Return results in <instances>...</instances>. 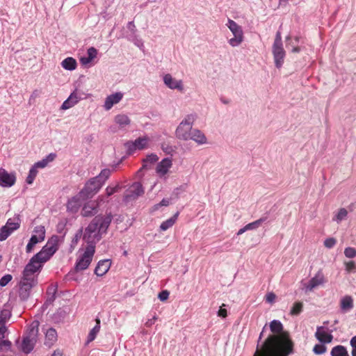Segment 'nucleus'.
<instances>
[{
    "label": "nucleus",
    "instance_id": "26",
    "mask_svg": "<svg viewBox=\"0 0 356 356\" xmlns=\"http://www.w3.org/2000/svg\"><path fill=\"white\" fill-rule=\"evenodd\" d=\"M42 267V265L38 262V261H36V259L33 257L26 264L24 269H26L27 272L35 274L36 272L40 270Z\"/></svg>",
    "mask_w": 356,
    "mask_h": 356
},
{
    "label": "nucleus",
    "instance_id": "6",
    "mask_svg": "<svg viewBox=\"0 0 356 356\" xmlns=\"http://www.w3.org/2000/svg\"><path fill=\"white\" fill-rule=\"evenodd\" d=\"M38 326V321H33L30 325L29 332L24 337L22 343V350L24 353H29L33 349L37 342Z\"/></svg>",
    "mask_w": 356,
    "mask_h": 356
},
{
    "label": "nucleus",
    "instance_id": "25",
    "mask_svg": "<svg viewBox=\"0 0 356 356\" xmlns=\"http://www.w3.org/2000/svg\"><path fill=\"white\" fill-rule=\"evenodd\" d=\"M190 140H193L200 145L207 143V138L205 135L198 129H193Z\"/></svg>",
    "mask_w": 356,
    "mask_h": 356
},
{
    "label": "nucleus",
    "instance_id": "5",
    "mask_svg": "<svg viewBox=\"0 0 356 356\" xmlns=\"http://www.w3.org/2000/svg\"><path fill=\"white\" fill-rule=\"evenodd\" d=\"M195 120L194 115H188L179 123L175 131L176 137L182 140H190L191 132L193 130V124Z\"/></svg>",
    "mask_w": 356,
    "mask_h": 356
},
{
    "label": "nucleus",
    "instance_id": "31",
    "mask_svg": "<svg viewBox=\"0 0 356 356\" xmlns=\"http://www.w3.org/2000/svg\"><path fill=\"white\" fill-rule=\"evenodd\" d=\"M5 226L10 232H13L19 227V219L18 218H9Z\"/></svg>",
    "mask_w": 356,
    "mask_h": 356
},
{
    "label": "nucleus",
    "instance_id": "28",
    "mask_svg": "<svg viewBox=\"0 0 356 356\" xmlns=\"http://www.w3.org/2000/svg\"><path fill=\"white\" fill-rule=\"evenodd\" d=\"M62 67L67 70H74L77 66L76 61L72 57H67L61 63Z\"/></svg>",
    "mask_w": 356,
    "mask_h": 356
},
{
    "label": "nucleus",
    "instance_id": "34",
    "mask_svg": "<svg viewBox=\"0 0 356 356\" xmlns=\"http://www.w3.org/2000/svg\"><path fill=\"white\" fill-rule=\"evenodd\" d=\"M43 241V239H39L37 236L32 235L26 248V252L30 253L37 243Z\"/></svg>",
    "mask_w": 356,
    "mask_h": 356
},
{
    "label": "nucleus",
    "instance_id": "35",
    "mask_svg": "<svg viewBox=\"0 0 356 356\" xmlns=\"http://www.w3.org/2000/svg\"><path fill=\"white\" fill-rule=\"evenodd\" d=\"M303 309V303L302 302H296L291 309L290 314L292 316L299 315Z\"/></svg>",
    "mask_w": 356,
    "mask_h": 356
},
{
    "label": "nucleus",
    "instance_id": "61",
    "mask_svg": "<svg viewBox=\"0 0 356 356\" xmlns=\"http://www.w3.org/2000/svg\"><path fill=\"white\" fill-rule=\"evenodd\" d=\"M56 158V154H49L46 158V161H47V163H49V162H51L53 161Z\"/></svg>",
    "mask_w": 356,
    "mask_h": 356
},
{
    "label": "nucleus",
    "instance_id": "60",
    "mask_svg": "<svg viewBox=\"0 0 356 356\" xmlns=\"http://www.w3.org/2000/svg\"><path fill=\"white\" fill-rule=\"evenodd\" d=\"M81 63L83 65H86L92 61V59H90L88 56L87 57H83L81 58Z\"/></svg>",
    "mask_w": 356,
    "mask_h": 356
},
{
    "label": "nucleus",
    "instance_id": "37",
    "mask_svg": "<svg viewBox=\"0 0 356 356\" xmlns=\"http://www.w3.org/2000/svg\"><path fill=\"white\" fill-rule=\"evenodd\" d=\"M33 232L35 234L33 236H37L39 239L44 240L45 238V229L44 227L42 225L36 226L34 228Z\"/></svg>",
    "mask_w": 356,
    "mask_h": 356
},
{
    "label": "nucleus",
    "instance_id": "21",
    "mask_svg": "<svg viewBox=\"0 0 356 356\" xmlns=\"http://www.w3.org/2000/svg\"><path fill=\"white\" fill-rule=\"evenodd\" d=\"M122 97L123 95L121 92H115L108 96L104 103L105 109L110 110L114 104H118L122 99Z\"/></svg>",
    "mask_w": 356,
    "mask_h": 356
},
{
    "label": "nucleus",
    "instance_id": "52",
    "mask_svg": "<svg viewBox=\"0 0 356 356\" xmlns=\"http://www.w3.org/2000/svg\"><path fill=\"white\" fill-rule=\"evenodd\" d=\"M169 292L167 290L162 291L159 293L158 298L161 301H165L169 297Z\"/></svg>",
    "mask_w": 356,
    "mask_h": 356
},
{
    "label": "nucleus",
    "instance_id": "23",
    "mask_svg": "<svg viewBox=\"0 0 356 356\" xmlns=\"http://www.w3.org/2000/svg\"><path fill=\"white\" fill-rule=\"evenodd\" d=\"M339 305L341 309L347 312L353 308V298L350 296H345L341 299Z\"/></svg>",
    "mask_w": 356,
    "mask_h": 356
},
{
    "label": "nucleus",
    "instance_id": "57",
    "mask_svg": "<svg viewBox=\"0 0 356 356\" xmlns=\"http://www.w3.org/2000/svg\"><path fill=\"white\" fill-rule=\"evenodd\" d=\"M273 45H282L281 33L277 31L275 35Z\"/></svg>",
    "mask_w": 356,
    "mask_h": 356
},
{
    "label": "nucleus",
    "instance_id": "20",
    "mask_svg": "<svg viewBox=\"0 0 356 356\" xmlns=\"http://www.w3.org/2000/svg\"><path fill=\"white\" fill-rule=\"evenodd\" d=\"M315 336L321 343H330L333 339V336L327 333L323 327H318L317 328Z\"/></svg>",
    "mask_w": 356,
    "mask_h": 356
},
{
    "label": "nucleus",
    "instance_id": "44",
    "mask_svg": "<svg viewBox=\"0 0 356 356\" xmlns=\"http://www.w3.org/2000/svg\"><path fill=\"white\" fill-rule=\"evenodd\" d=\"M348 215V211L346 209L341 208L339 209L338 213L337 214L334 220H337L338 222L343 220Z\"/></svg>",
    "mask_w": 356,
    "mask_h": 356
},
{
    "label": "nucleus",
    "instance_id": "49",
    "mask_svg": "<svg viewBox=\"0 0 356 356\" xmlns=\"http://www.w3.org/2000/svg\"><path fill=\"white\" fill-rule=\"evenodd\" d=\"M12 278L13 277L11 275H5L0 279V286H5L11 281Z\"/></svg>",
    "mask_w": 356,
    "mask_h": 356
},
{
    "label": "nucleus",
    "instance_id": "30",
    "mask_svg": "<svg viewBox=\"0 0 356 356\" xmlns=\"http://www.w3.org/2000/svg\"><path fill=\"white\" fill-rule=\"evenodd\" d=\"M115 122L121 127H124L127 125H129L131 122V120L127 115L120 114L115 116Z\"/></svg>",
    "mask_w": 356,
    "mask_h": 356
},
{
    "label": "nucleus",
    "instance_id": "4",
    "mask_svg": "<svg viewBox=\"0 0 356 356\" xmlns=\"http://www.w3.org/2000/svg\"><path fill=\"white\" fill-rule=\"evenodd\" d=\"M95 252V245L88 244L83 252L77 257L74 266L75 271L79 272L87 269L92 261Z\"/></svg>",
    "mask_w": 356,
    "mask_h": 356
},
{
    "label": "nucleus",
    "instance_id": "50",
    "mask_svg": "<svg viewBox=\"0 0 356 356\" xmlns=\"http://www.w3.org/2000/svg\"><path fill=\"white\" fill-rule=\"evenodd\" d=\"M11 347V342L9 340H6L5 339H2L0 340V348L1 349H4L8 350Z\"/></svg>",
    "mask_w": 356,
    "mask_h": 356
},
{
    "label": "nucleus",
    "instance_id": "14",
    "mask_svg": "<svg viewBox=\"0 0 356 356\" xmlns=\"http://www.w3.org/2000/svg\"><path fill=\"white\" fill-rule=\"evenodd\" d=\"M37 284V282L20 281L19 296L22 299L26 300L29 298L33 286Z\"/></svg>",
    "mask_w": 356,
    "mask_h": 356
},
{
    "label": "nucleus",
    "instance_id": "15",
    "mask_svg": "<svg viewBox=\"0 0 356 356\" xmlns=\"http://www.w3.org/2000/svg\"><path fill=\"white\" fill-rule=\"evenodd\" d=\"M82 99L81 95L77 90L74 91L70 97L63 103L61 108L63 110L69 109L76 104Z\"/></svg>",
    "mask_w": 356,
    "mask_h": 356
},
{
    "label": "nucleus",
    "instance_id": "3",
    "mask_svg": "<svg viewBox=\"0 0 356 356\" xmlns=\"http://www.w3.org/2000/svg\"><path fill=\"white\" fill-rule=\"evenodd\" d=\"M60 237L56 235L52 236L42 250L33 256V257L41 264L47 262L58 250Z\"/></svg>",
    "mask_w": 356,
    "mask_h": 356
},
{
    "label": "nucleus",
    "instance_id": "9",
    "mask_svg": "<svg viewBox=\"0 0 356 356\" xmlns=\"http://www.w3.org/2000/svg\"><path fill=\"white\" fill-rule=\"evenodd\" d=\"M104 201V196L98 197L97 201H90L84 204L81 214L84 217H90L94 216L97 212V207L101 202Z\"/></svg>",
    "mask_w": 356,
    "mask_h": 356
},
{
    "label": "nucleus",
    "instance_id": "18",
    "mask_svg": "<svg viewBox=\"0 0 356 356\" xmlns=\"http://www.w3.org/2000/svg\"><path fill=\"white\" fill-rule=\"evenodd\" d=\"M111 266V261L110 259L101 260L98 262L95 269V273L97 276H103L108 271Z\"/></svg>",
    "mask_w": 356,
    "mask_h": 356
},
{
    "label": "nucleus",
    "instance_id": "2",
    "mask_svg": "<svg viewBox=\"0 0 356 356\" xmlns=\"http://www.w3.org/2000/svg\"><path fill=\"white\" fill-rule=\"evenodd\" d=\"M102 181H98L95 177L90 179L78 195L73 197L67 203V208L76 211L80 206V199L86 200L95 195L102 187Z\"/></svg>",
    "mask_w": 356,
    "mask_h": 356
},
{
    "label": "nucleus",
    "instance_id": "1",
    "mask_svg": "<svg viewBox=\"0 0 356 356\" xmlns=\"http://www.w3.org/2000/svg\"><path fill=\"white\" fill-rule=\"evenodd\" d=\"M272 334L263 343L257 344L253 356H289L294 353V342L282 323L273 320L270 323Z\"/></svg>",
    "mask_w": 356,
    "mask_h": 356
},
{
    "label": "nucleus",
    "instance_id": "38",
    "mask_svg": "<svg viewBox=\"0 0 356 356\" xmlns=\"http://www.w3.org/2000/svg\"><path fill=\"white\" fill-rule=\"evenodd\" d=\"M266 220L265 218H261L252 222L248 223L245 225L247 230H252L257 229L261 223Z\"/></svg>",
    "mask_w": 356,
    "mask_h": 356
},
{
    "label": "nucleus",
    "instance_id": "19",
    "mask_svg": "<svg viewBox=\"0 0 356 356\" xmlns=\"http://www.w3.org/2000/svg\"><path fill=\"white\" fill-rule=\"evenodd\" d=\"M172 165V159L170 158H165L158 163L156 171L160 176H163L167 174Z\"/></svg>",
    "mask_w": 356,
    "mask_h": 356
},
{
    "label": "nucleus",
    "instance_id": "40",
    "mask_svg": "<svg viewBox=\"0 0 356 356\" xmlns=\"http://www.w3.org/2000/svg\"><path fill=\"white\" fill-rule=\"evenodd\" d=\"M38 175V170L37 169L33 166L31 170H29V175L26 177V181L28 184H32L35 178Z\"/></svg>",
    "mask_w": 356,
    "mask_h": 356
},
{
    "label": "nucleus",
    "instance_id": "29",
    "mask_svg": "<svg viewBox=\"0 0 356 356\" xmlns=\"http://www.w3.org/2000/svg\"><path fill=\"white\" fill-rule=\"evenodd\" d=\"M332 356H349L346 348L341 345L334 346L331 350Z\"/></svg>",
    "mask_w": 356,
    "mask_h": 356
},
{
    "label": "nucleus",
    "instance_id": "33",
    "mask_svg": "<svg viewBox=\"0 0 356 356\" xmlns=\"http://www.w3.org/2000/svg\"><path fill=\"white\" fill-rule=\"evenodd\" d=\"M159 160V157L156 154H150L143 159V168H147L148 164L152 165Z\"/></svg>",
    "mask_w": 356,
    "mask_h": 356
},
{
    "label": "nucleus",
    "instance_id": "47",
    "mask_svg": "<svg viewBox=\"0 0 356 356\" xmlns=\"http://www.w3.org/2000/svg\"><path fill=\"white\" fill-rule=\"evenodd\" d=\"M120 188L119 185H116L114 187L108 186L106 188V197H109V196L112 195L113 194H114L115 193L118 192L120 190Z\"/></svg>",
    "mask_w": 356,
    "mask_h": 356
},
{
    "label": "nucleus",
    "instance_id": "51",
    "mask_svg": "<svg viewBox=\"0 0 356 356\" xmlns=\"http://www.w3.org/2000/svg\"><path fill=\"white\" fill-rule=\"evenodd\" d=\"M88 56L92 59V60L97 56V51L95 48L94 47H90L88 49Z\"/></svg>",
    "mask_w": 356,
    "mask_h": 356
},
{
    "label": "nucleus",
    "instance_id": "63",
    "mask_svg": "<svg viewBox=\"0 0 356 356\" xmlns=\"http://www.w3.org/2000/svg\"><path fill=\"white\" fill-rule=\"evenodd\" d=\"M350 343L353 348V350H355L356 349V336L352 337V339H350Z\"/></svg>",
    "mask_w": 356,
    "mask_h": 356
},
{
    "label": "nucleus",
    "instance_id": "8",
    "mask_svg": "<svg viewBox=\"0 0 356 356\" xmlns=\"http://www.w3.org/2000/svg\"><path fill=\"white\" fill-rule=\"evenodd\" d=\"M227 27L234 35V38L229 39V43L232 47L239 45L243 40V33L241 27L234 20L229 19L227 24Z\"/></svg>",
    "mask_w": 356,
    "mask_h": 356
},
{
    "label": "nucleus",
    "instance_id": "46",
    "mask_svg": "<svg viewBox=\"0 0 356 356\" xmlns=\"http://www.w3.org/2000/svg\"><path fill=\"white\" fill-rule=\"evenodd\" d=\"M313 351L316 355H321L325 353L326 347L323 344H316L314 346Z\"/></svg>",
    "mask_w": 356,
    "mask_h": 356
},
{
    "label": "nucleus",
    "instance_id": "53",
    "mask_svg": "<svg viewBox=\"0 0 356 356\" xmlns=\"http://www.w3.org/2000/svg\"><path fill=\"white\" fill-rule=\"evenodd\" d=\"M48 165V163L47 161H46L45 159H43L42 160L35 163L34 164V167L38 169V168H45L47 165Z\"/></svg>",
    "mask_w": 356,
    "mask_h": 356
},
{
    "label": "nucleus",
    "instance_id": "62",
    "mask_svg": "<svg viewBox=\"0 0 356 356\" xmlns=\"http://www.w3.org/2000/svg\"><path fill=\"white\" fill-rule=\"evenodd\" d=\"M156 316H154L152 319H149L146 323H145V325L147 327H150L152 326L154 323H155V321H156Z\"/></svg>",
    "mask_w": 356,
    "mask_h": 356
},
{
    "label": "nucleus",
    "instance_id": "27",
    "mask_svg": "<svg viewBox=\"0 0 356 356\" xmlns=\"http://www.w3.org/2000/svg\"><path fill=\"white\" fill-rule=\"evenodd\" d=\"M95 321L96 325L90 330L88 335L87 344L92 342L96 338L97 334L100 330V319L97 318L95 319Z\"/></svg>",
    "mask_w": 356,
    "mask_h": 356
},
{
    "label": "nucleus",
    "instance_id": "24",
    "mask_svg": "<svg viewBox=\"0 0 356 356\" xmlns=\"http://www.w3.org/2000/svg\"><path fill=\"white\" fill-rule=\"evenodd\" d=\"M57 341V332L55 329L49 328L45 333L44 344L47 347H51Z\"/></svg>",
    "mask_w": 356,
    "mask_h": 356
},
{
    "label": "nucleus",
    "instance_id": "36",
    "mask_svg": "<svg viewBox=\"0 0 356 356\" xmlns=\"http://www.w3.org/2000/svg\"><path fill=\"white\" fill-rule=\"evenodd\" d=\"M111 175V171L108 169H104L101 171L99 175L96 176L95 178L99 181H102V185L104 184L105 181L108 179V178Z\"/></svg>",
    "mask_w": 356,
    "mask_h": 356
},
{
    "label": "nucleus",
    "instance_id": "13",
    "mask_svg": "<svg viewBox=\"0 0 356 356\" xmlns=\"http://www.w3.org/2000/svg\"><path fill=\"white\" fill-rule=\"evenodd\" d=\"M273 54L276 67L280 68L285 56V51L282 45H273Z\"/></svg>",
    "mask_w": 356,
    "mask_h": 356
},
{
    "label": "nucleus",
    "instance_id": "12",
    "mask_svg": "<svg viewBox=\"0 0 356 356\" xmlns=\"http://www.w3.org/2000/svg\"><path fill=\"white\" fill-rule=\"evenodd\" d=\"M16 181L15 173H9L3 168H0V186L11 187Z\"/></svg>",
    "mask_w": 356,
    "mask_h": 356
},
{
    "label": "nucleus",
    "instance_id": "56",
    "mask_svg": "<svg viewBox=\"0 0 356 356\" xmlns=\"http://www.w3.org/2000/svg\"><path fill=\"white\" fill-rule=\"evenodd\" d=\"M170 204V201L168 199H163L160 203L157 204H155L154 207V210H156L158 209L160 207H162V206H168Z\"/></svg>",
    "mask_w": 356,
    "mask_h": 356
},
{
    "label": "nucleus",
    "instance_id": "59",
    "mask_svg": "<svg viewBox=\"0 0 356 356\" xmlns=\"http://www.w3.org/2000/svg\"><path fill=\"white\" fill-rule=\"evenodd\" d=\"M7 328L5 325H0V340L6 338Z\"/></svg>",
    "mask_w": 356,
    "mask_h": 356
},
{
    "label": "nucleus",
    "instance_id": "42",
    "mask_svg": "<svg viewBox=\"0 0 356 356\" xmlns=\"http://www.w3.org/2000/svg\"><path fill=\"white\" fill-rule=\"evenodd\" d=\"M344 255L348 259H353L356 257V249L352 247L345 248Z\"/></svg>",
    "mask_w": 356,
    "mask_h": 356
},
{
    "label": "nucleus",
    "instance_id": "39",
    "mask_svg": "<svg viewBox=\"0 0 356 356\" xmlns=\"http://www.w3.org/2000/svg\"><path fill=\"white\" fill-rule=\"evenodd\" d=\"M11 316L10 311L8 309H3L0 313V325H5L6 322L10 318Z\"/></svg>",
    "mask_w": 356,
    "mask_h": 356
},
{
    "label": "nucleus",
    "instance_id": "32",
    "mask_svg": "<svg viewBox=\"0 0 356 356\" xmlns=\"http://www.w3.org/2000/svg\"><path fill=\"white\" fill-rule=\"evenodd\" d=\"M178 216V213H177L172 218L168 219L167 220L163 222L160 226V229L162 231H165L170 227H172L173 225L175 223L177 218Z\"/></svg>",
    "mask_w": 356,
    "mask_h": 356
},
{
    "label": "nucleus",
    "instance_id": "22",
    "mask_svg": "<svg viewBox=\"0 0 356 356\" xmlns=\"http://www.w3.org/2000/svg\"><path fill=\"white\" fill-rule=\"evenodd\" d=\"M94 218H98V226L100 229V232L102 234L106 232L108 227H109L111 221L112 216L111 215H107L106 216H97Z\"/></svg>",
    "mask_w": 356,
    "mask_h": 356
},
{
    "label": "nucleus",
    "instance_id": "48",
    "mask_svg": "<svg viewBox=\"0 0 356 356\" xmlns=\"http://www.w3.org/2000/svg\"><path fill=\"white\" fill-rule=\"evenodd\" d=\"M337 243V240L334 238H327L324 241V245L327 248H333Z\"/></svg>",
    "mask_w": 356,
    "mask_h": 356
},
{
    "label": "nucleus",
    "instance_id": "41",
    "mask_svg": "<svg viewBox=\"0 0 356 356\" xmlns=\"http://www.w3.org/2000/svg\"><path fill=\"white\" fill-rule=\"evenodd\" d=\"M23 276L22 278V281L26 282H37V280L35 278V275L33 273H31L30 272H27L26 269L23 270Z\"/></svg>",
    "mask_w": 356,
    "mask_h": 356
},
{
    "label": "nucleus",
    "instance_id": "11",
    "mask_svg": "<svg viewBox=\"0 0 356 356\" xmlns=\"http://www.w3.org/2000/svg\"><path fill=\"white\" fill-rule=\"evenodd\" d=\"M143 193L144 189L142 184L139 182H135L127 191L124 198L127 201L134 200L142 195Z\"/></svg>",
    "mask_w": 356,
    "mask_h": 356
},
{
    "label": "nucleus",
    "instance_id": "64",
    "mask_svg": "<svg viewBox=\"0 0 356 356\" xmlns=\"http://www.w3.org/2000/svg\"><path fill=\"white\" fill-rule=\"evenodd\" d=\"M51 356H62V353L59 350H55Z\"/></svg>",
    "mask_w": 356,
    "mask_h": 356
},
{
    "label": "nucleus",
    "instance_id": "45",
    "mask_svg": "<svg viewBox=\"0 0 356 356\" xmlns=\"http://www.w3.org/2000/svg\"><path fill=\"white\" fill-rule=\"evenodd\" d=\"M343 264L348 273L356 271V264L354 261H345Z\"/></svg>",
    "mask_w": 356,
    "mask_h": 356
},
{
    "label": "nucleus",
    "instance_id": "10",
    "mask_svg": "<svg viewBox=\"0 0 356 356\" xmlns=\"http://www.w3.org/2000/svg\"><path fill=\"white\" fill-rule=\"evenodd\" d=\"M150 139L147 136L140 137L134 142L129 141L126 143V146L129 152L136 149H143L149 147Z\"/></svg>",
    "mask_w": 356,
    "mask_h": 356
},
{
    "label": "nucleus",
    "instance_id": "17",
    "mask_svg": "<svg viewBox=\"0 0 356 356\" xmlns=\"http://www.w3.org/2000/svg\"><path fill=\"white\" fill-rule=\"evenodd\" d=\"M164 83L170 89H177L179 91L184 90L183 83L181 80H176L172 76L168 74L163 77Z\"/></svg>",
    "mask_w": 356,
    "mask_h": 356
},
{
    "label": "nucleus",
    "instance_id": "43",
    "mask_svg": "<svg viewBox=\"0 0 356 356\" xmlns=\"http://www.w3.org/2000/svg\"><path fill=\"white\" fill-rule=\"evenodd\" d=\"M12 233L5 225L3 226L0 229V241L6 240Z\"/></svg>",
    "mask_w": 356,
    "mask_h": 356
},
{
    "label": "nucleus",
    "instance_id": "16",
    "mask_svg": "<svg viewBox=\"0 0 356 356\" xmlns=\"http://www.w3.org/2000/svg\"><path fill=\"white\" fill-rule=\"evenodd\" d=\"M325 282V277L321 272H318L312 277L306 286L307 290L312 291L316 287L323 284Z\"/></svg>",
    "mask_w": 356,
    "mask_h": 356
},
{
    "label": "nucleus",
    "instance_id": "58",
    "mask_svg": "<svg viewBox=\"0 0 356 356\" xmlns=\"http://www.w3.org/2000/svg\"><path fill=\"white\" fill-rule=\"evenodd\" d=\"M225 306V304L220 307V309L218 312V316L222 318H226L227 316V311L226 309H223L222 307Z\"/></svg>",
    "mask_w": 356,
    "mask_h": 356
},
{
    "label": "nucleus",
    "instance_id": "7",
    "mask_svg": "<svg viewBox=\"0 0 356 356\" xmlns=\"http://www.w3.org/2000/svg\"><path fill=\"white\" fill-rule=\"evenodd\" d=\"M98 218H93L91 222L86 228L83 238L88 244L95 245L102 238V233L98 226Z\"/></svg>",
    "mask_w": 356,
    "mask_h": 356
},
{
    "label": "nucleus",
    "instance_id": "55",
    "mask_svg": "<svg viewBox=\"0 0 356 356\" xmlns=\"http://www.w3.org/2000/svg\"><path fill=\"white\" fill-rule=\"evenodd\" d=\"M276 298V296L274 293L270 292L266 294V301L269 303H273L275 302Z\"/></svg>",
    "mask_w": 356,
    "mask_h": 356
},
{
    "label": "nucleus",
    "instance_id": "54",
    "mask_svg": "<svg viewBox=\"0 0 356 356\" xmlns=\"http://www.w3.org/2000/svg\"><path fill=\"white\" fill-rule=\"evenodd\" d=\"M161 149L166 154H171L173 152V148L172 147V146L169 145L168 144H167L165 143H162Z\"/></svg>",
    "mask_w": 356,
    "mask_h": 356
}]
</instances>
